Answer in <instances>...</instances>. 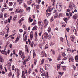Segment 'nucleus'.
<instances>
[{"label": "nucleus", "mask_w": 78, "mask_h": 78, "mask_svg": "<svg viewBox=\"0 0 78 78\" xmlns=\"http://www.w3.org/2000/svg\"><path fill=\"white\" fill-rule=\"evenodd\" d=\"M56 8L57 10L58 11L60 12L61 11H62V7L61 4L59 3H57L56 5Z\"/></svg>", "instance_id": "1"}, {"label": "nucleus", "mask_w": 78, "mask_h": 78, "mask_svg": "<svg viewBox=\"0 0 78 78\" xmlns=\"http://www.w3.org/2000/svg\"><path fill=\"white\" fill-rule=\"evenodd\" d=\"M53 10V9L51 8V7L50 6L49 7V8L48 9H47L46 10V16H47L48 15V13L49 12H51Z\"/></svg>", "instance_id": "2"}, {"label": "nucleus", "mask_w": 78, "mask_h": 78, "mask_svg": "<svg viewBox=\"0 0 78 78\" xmlns=\"http://www.w3.org/2000/svg\"><path fill=\"white\" fill-rule=\"evenodd\" d=\"M44 35L45 38H46V39H47V38H48L49 36L48 35V34L46 32H45L44 33Z\"/></svg>", "instance_id": "3"}, {"label": "nucleus", "mask_w": 78, "mask_h": 78, "mask_svg": "<svg viewBox=\"0 0 78 78\" xmlns=\"http://www.w3.org/2000/svg\"><path fill=\"white\" fill-rule=\"evenodd\" d=\"M68 61L69 62H70L71 61L74 62V59H73V58L72 57H71L69 58Z\"/></svg>", "instance_id": "4"}, {"label": "nucleus", "mask_w": 78, "mask_h": 78, "mask_svg": "<svg viewBox=\"0 0 78 78\" xmlns=\"http://www.w3.org/2000/svg\"><path fill=\"white\" fill-rule=\"evenodd\" d=\"M73 4V3L72 2H70L69 4V7L70 9H72V5Z\"/></svg>", "instance_id": "5"}, {"label": "nucleus", "mask_w": 78, "mask_h": 78, "mask_svg": "<svg viewBox=\"0 0 78 78\" xmlns=\"http://www.w3.org/2000/svg\"><path fill=\"white\" fill-rule=\"evenodd\" d=\"M41 55H43V56H45V57H47V54H46V53H45V52L44 51H43L41 53Z\"/></svg>", "instance_id": "6"}, {"label": "nucleus", "mask_w": 78, "mask_h": 78, "mask_svg": "<svg viewBox=\"0 0 78 78\" xmlns=\"http://www.w3.org/2000/svg\"><path fill=\"white\" fill-rule=\"evenodd\" d=\"M0 62H4V59H3V57L1 56H0Z\"/></svg>", "instance_id": "7"}, {"label": "nucleus", "mask_w": 78, "mask_h": 78, "mask_svg": "<svg viewBox=\"0 0 78 78\" xmlns=\"http://www.w3.org/2000/svg\"><path fill=\"white\" fill-rule=\"evenodd\" d=\"M70 38L72 42H74V36L72 35L71 36Z\"/></svg>", "instance_id": "8"}, {"label": "nucleus", "mask_w": 78, "mask_h": 78, "mask_svg": "<svg viewBox=\"0 0 78 78\" xmlns=\"http://www.w3.org/2000/svg\"><path fill=\"white\" fill-rule=\"evenodd\" d=\"M17 15H15L14 16V17L13 18V21L14 22H16V21L17 19Z\"/></svg>", "instance_id": "9"}, {"label": "nucleus", "mask_w": 78, "mask_h": 78, "mask_svg": "<svg viewBox=\"0 0 78 78\" xmlns=\"http://www.w3.org/2000/svg\"><path fill=\"white\" fill-rule=\"evenodd\" d=\"M9 26H7L6 27V28L5 29L6 30H7V33L8 34V32L9 31Z\"/></svg>", "instance_id": "10"}, {"label": "nucleus", "mask_w": 78, "mask_h": 78, "mask_svg": "<svg viewBox=\"0 0 78 78\" xmlns=\"http://www.w3.org/2000/svg\"><path fill=\"white\" fill-rule=\"evenodd\" d=\"M73 17L75 20H76V19L77 18H78L77 15L76 14H75L73 16Z\"/></svg>", "instance_id": "11"}, {"label": "nucleus", "mask_w": 78, "mask_h": 78, "mask_svg": "<svg viewBox=\"0 0 78 78\" xmlns=\"http://www.w3.org/2000/svg\"><path fill=\"white\" fill-rule=\"evenodd\" d=\"M25 48H26V50L25 51H27V53H29V51H28V47L27 46V45H25Z\"/></svg>", "instance_id": "12"}, {"label": "nucleus", "mask_w": 78, "mask_h": 78, "mask_svg": "<svg viewBox=\"0 0 78 78\" xmlns=\"http://www.w3.org/2000/svg\"><path fill=\"white\" fill-rule=\"evenodd\" d=\"M0 18L2 19H3V13H1L0 15Z\"/></svg>", "instance_id": "13"}, {"label": "nucleus", "mask_w": 78, "mask_h": 78, "mask_svg": "<svg viewBox=\"0 0 78 78\" xmlns=\"http://www.w3.org/2000/svg\"><path fill=\"white\" fill-rule=\"evenodd\" d=\"M51 2H53V3L52 4L53 6H55V4L56 2V0H51Z\"/></svg>", "instance_id": "14"}, {"label": "nucleus", "mask_w": 78, "mask_h": 78, "mask_svg": "<svg viewBox=\"0 0 78 78\" xmlns=\"http://www.w3.org/2000/svg\"><path fill=\"white\" fill-rule=\"evenodd\" d=\"M75 60L76 62H78V56H76L75 57Z\"/></svg>", "instance_id": "15"}, {"label": "nucleus", "mask_w": 78, "mask_h": 78, "mask_svg": "<svg viewBox=\"0 0 78 78\" xmlns=\"http://www.w3.org/2000/svg\"><path fill=\"white\" fill-rule=\"evenodd\" d=\"M75 78H78V73H76L74 75Z\"/></svg>", "instance_id": "16"}, {"label": "nucleus", "mask_w": 78, "mask_h": 78, "mask_svg": "<svg viewBox=\"0 0 78 78\" xmlns=\"http://www.w3.org/2000/svg\"><path fill=\"white\" fill-rule=\"evenodd\" d=\"M37 28V27L35 26L32 29V30H33V31H34V30H36V29Z\"/></svg>", "instance_id": "17"}, {"label": "nucleus", "mask_w": 78, "mask_h": 78, "mask_svg": "<svg viewBox=\"0 0 78 78\" xmlns=\"http://www.w3.org/2000/svg\"><path fill=\"white\" fill-rule=\"evenodd\" d=\"M36 24V20H34L33 23L32 24V25H35Z\"/></svg>", "instance_id": "18"}, {"label": "nucleus", "mask_w": 78, "mask_h": 78, "mask_svg": "<svg viewBox=\"0 0 78 78\" xmlns=\"http://www.w3.org/2000/svg\"><path fill=\"white\" fill-rule=\"evenodd\" d=\"M30 37L31 40H32V39H33V34H30Z\"/></svg>", "instance_id": "19"}, {"label": "nucleus", "mask_w": 78, "mask_h": 78, "mask_svg": "<svg viewBox=\"0 0 78 78\" xmlns=\"http://www.w3.org/2000/svg\"><path fill=\"white\" fill-rule=\"evenodd\" d=\"M57 68L58 69L57 71L60 68V66H61V65H57Z\"/></svg>", "instance_id": "20"}, {"label": "nucleus", "mask_w": 78, "mask_h": 78, "mask_svg": "<svg viewBox=\"0 0 78 78\" xmlns=\"http://www.w3.org/2000/svg\"><path fill=\"white\" fill-rule=\"evenodd\" d=\"M53 13H55L56 15H58V12L57 10H55Z\"/></svg>", "instance_id": "21"}, {"label": "nucleus", "mask_w": 78, "mask_h": 78, "mask_svg": "<svg viewBox=\"0 0 78 78\" xmlns=\"http://www.w3.org/2000/svg\"><path fill=\"white\" fill-rule=\"evenodd\" d=\"M21 58H22V60H23L24 59H25V56L24 55H21Z\"/></svg>", "instance_id": "22"}, {"label": "nucleus", "mask_w": 78, "mask_h": 78, "mask_svg": "<svg viewBox=\"0 0 78 78\" xmlns=\"http://www.w3.org/2000/svg\"><path fill=\"white\" fill-rule=\"evenodd\" d=\"M63 20H64V21H65V22H66V23H67V18H64L63 19Z\"/></svg>", "instance_id": "23"}, {"label": "nucleus", "mask_w": 78, "mask_h": 78, "mask_svg": "<svg viewBox=\"0 0 78 78\" xmlns=\"http://www.w3.org/2000/svg\"><path fill=\"white\" fill-rule=\"evenodd\" d=\"M36 62H37V60L34 59V64L35 65L36 64Z\"/></svg>", "instance_id": "24"}, {"label": "nucleus", "mask_w": 78, "mask_h": 78, "mask_svg": "<svg viewBox=\"0 0 78 78\" xmlns=\"http://www.w3.org/2000/svg\"><path fill=\"white\" fill-rule=\"evenodd\" d=\"M9 77L11 76H12V73H11V72H10L9 73Z\"/></svg>", "instance_id": "25"}, {"label": "nucleus", "mask_w": 78, "mask_h": 78, "mask_svg": "<svg viewBox=\"0 0 78 78\" xmlns=\"http://www.w3.org/2000/svg\"><path fill=\"white\" fill-rule=\"evenodd\" d=\"M44 23L45 25H48V23H47V20H44Z\"/></svg>", "instance_id": "26"}, {"label": "nucleus", "mask_w": 78, "mask_h": 78, "mask_svg": "<svg viewBox=\"0 0 78 78\" xmlns=\"http://www.w3.org/2000/svg\"><path fill=\"white\" fill-rule=\"evenodd\" d=\"M8 17V14L6 13H5L4 14V17L6 18V17Z\"/></svg>", "instance_id": "27"}, {"label": "nucleus", "mask_w": 78, "mask_h": 78, "mask_svg": "<svg viewBox=\"0 0 78 78\" xmlns=\"http://www.w3.org/2000/svg\"><path fill=\"white\" fill-rule=\"evenodd\" d=\"M34 44V42L33 41L31 43V47H33V45Z\"/></svg>", "instance_id": "28"}, {"label": "nucleus", "mask_w": 78, "mask_h": 78, "mask_svg": "<svg viewBox=\"0 0 78 78\" xmlns=\"http://www.w3.org/2000/svg\"><path fill=\"white\" fill-rule=\"evenodd\" d=\"M9 5L10 6H11L12 5V2H10L9 3Z\"/></svg>", "instance_id": "29"}, {"label": "nucleus", "mask_w": 78, "mask_h": 78, "mask_svg": "<svg viewBox=\"0 0 78 78\" xmlns=\"http://www.w3.org/2000/svg\"><path fill=\"white\" fill-rule=\"evenodd\" d=\"M38 35H37V32H36L35 33V37H37Z\"/></svg>", "instance_id": "30"}, {"label": "nucleus", "mask_w": 78, "mask_h": 78, "mask_svg": "<svg viewBox=\"0 0 78 78\" xmlns=\"http://www.w3.org/2000/svg\"><path fill=\"white\" fill-rule=\"evenodd\" d=\"M54 18H57V17H58V18H60V17L59 16V15L57 16H54Z\"/></svg>", "instance_id": "31"}, {"label": "nucleus", "mask_w": 78, "mask_h": 78, "mask_svg": "<svg viewBox=\"0 0 78 78\" xmlns=\"http://www.w3.org/2000/svg\"><path fill=\"white\" fill-rule=\"evenodd\" d=\"M62 27H65L66 26V24H65V23H63L62 24Z\"/></svg>", "instance_id": "32"}, {"label": "nucleus", "mask_w": 78, "mask_h": 78, "mask_svg": "<svg viewBox=\"0 0 78 78\" xmlns=\"http://www.w3.org/2000/svg\"><path fill=\"white\" fill-rule=\"evenodd\" d=\"M40 70L41 73H42V72H44V70L43 69H42V68H41Z\"/></svg>", "instance_id": "33"}, {"label": "nucleus", "mask_w": 78, "mask_h": 78, "mask_svg": "<svg viewBox=\"0 0 78 78\" xmlns=\"http://www.w3.org/2000/svg\"><path fill=\"white\" fill-rule=\"evenodd\" d=\"M49 69V68L47 66L45 65V70H47V69Z\"/></svg>", "instance_id": "34"}, {"label": "nucleus", "mask_w": 78, "mask_h": 78, "mask_svg": "<svg viewBox=\"0 0 78 78\" xmlns=\"http://www.w3.org/2000/svg\"><path fill=\"white\" fill-rule=\"evenodd\" d=\"M20 39L19 38H18V37H17V38L15 41V42H17V41H19V40Z\"/></svg>", "instance_id": "35"}, {"label": "nucleus", "mask_w": 78, "mask_h": 78, "mask_svg": "<svg viewBox=\"0 0 78 78\" xmlns=\"http://www.w3.org/2000/svg\"><path fill=\"white\" fill-rule=\"evenodd\" d=\"M51 30V28H50V27H49L48 29V32H49Z\"/></svg>", "instance_id": "36"}, {"label": "nucleus", "mask_w": 78, "mask_h": 78, "mask_svg": "<svg viewBox=\"0 0 78 78\" xmlns=\"http://www.w3.org/2000/svg\"><path fill=\"white\" fill-rule=\"evenodd\" d=\"M5 49H4V50H2L1 51V53L2 54H4V53H5Z\"/></svg>", "instance_id": "37"}, {"label": "nucleus", "mask_w": 78, "mask_h": 78, "mask_svg": "<svg viewBox=\"0 0 78 78\" xmlns=\"http://www.w3.org/2000/svg\"><path fill=\"white\" fill-rule=\"evenodd\" d=\"M25 39H24V40L25 41H27V35H26L25 37Z\"/></svg>", "instance_id": "38"}, {"label": "nucleus", "mask_w": 78, "mask_h": 78, "mask_svg": "<svg viewBox=\"0 0 78 78\" xmlns=\"http://www.w3.org/2000/svg\"><path fill=\"white\" fill-rule=\"evenodd\" d=\"M62 56H63V57H64V56H66V54L65 53H62Z\"/></svg>", "instance_id": "39"}, {"label": "nucleus", "mask_w": 78, "mask_h": 78, "mask_svg": "<svg viewBox=\"0 0 78 78\" xmlns=\"http://www.w3.org/2000/svg\"><path fill=\"white\" fill-rule=\"evenodd\" d=\"M53 20H54L53 17H51V18L50 21L51 22H52V21H53Z\"/></svg>", "instance_id": "40"}, {"label": "nucleus", "mask_w": 78, "mask_h": 78, "mask_svg": "<svg viewBox=\"0 0 78 78\" xmlns=\"http://www.w3.org/2000/svg\"><path fill=\"white\" fill-rule=\"evenodd\" d=\"M18 10V9H16V10L15 11L16 12H17V13H20V10L19 11H17Z\"/></svg>", "instance_id": "41"}, {"label": "nucleus", "mask_w": 78, "mask_h": 78, "mask_svg": "<svg viewBox=\"0 0 78 78\" xmlns=\"http://www.w3.org/2000/svg\"><path fill=\"white\" fill-rule=\"evenodd\" d=\"M66 30L67 32H69V31H70V29H69V28H66Z\"/></svg>", "instance_id": "42"}, {"label": "nucleus", "mask_w": 78, "mask_h": 78, "mask_svg": "<svg viewBox=\"0 0 78 78\" xmlns=\"http://www.w3.org/2000/svg\"><path fill=\"white\" fill-rule=\"evenodd\" d=\"M31 69H29L28 72V73H29V75H30V74L31 73Z\"/></svg>", "instance_id": "43"}, {"label": "nucleus", "mask_w": 78, "mask_h": 78, "mask_svg": "<svg viewBox=\"0 0 78 78\" xmlns=\"http://www.w3.org/2000/svg\"><path fill=\"white\" fill-rule=\"evenodd\" d=\"M43 44H44L45 43V40L43 39Z\"/></svg>", "instance_id": "44"}, {"label": "nucleus", "mask_w": 78, "mask_h": 78, "mask_svg": "<svg viewBox=\"0 0 78 78\" xmlns=\"http://www.w3.org/2000/svg\"><path fill=\"white\" fill-rule=\"evenodd\" d=\"M8 22H9V23H10V22H11V20L9 18H8Z\"/></svg>", "instance_id": "45"}, {"label": "nucleus", "mask_w": 78, "mask_h": 78, "mask_svg": "<svg viewBox=\"0 0 78 78\" xmlns=\"http://www.w3.org/2000/svg\"><path fill=\"white\" fill-rule=\"evenodd\" d=\"M4 23H5V25H6V24L8 23V21L7 20L5 21L4 22Z\"/></svg>", "instance_id": "46"}, {"label": "nucleus", "mask_w": 78, "mask_h": 78, "mask_svg": "<svg viewBox=\"0 0 78 78\" xmlns=\"http://www.w3.org/2000/svg\"><path fill=\"white\" fill-rule=\"evenodd\" d=\"M62 13H60L59 14V17H62Z\"/></svg>", "instance_id": "47"}, {"label": "nucleus", "mask_w": 78, "mask_h": 78, "mask_svg": "<svg viewBox=\"0 0 78 78\" xmlns=\"http://www.w3.org/2000/svg\"><path fill=\"white\" fill-rule=\"evenodd\" d=\"M36 8L37 9H38L39 8V5H37L36 6Z\"/></svg>", "instance_id": "48"}, {"label": "nucleus", "mask_w": 78, "mask_h": 78, "mask_svg": "<svg viewBox=\"0 0 78 78\" xmlns=\"http://www.w3.org/2000/svg\"><path fill=\"white\" fill-rule=\"evenodd\" d=\"M17 2L20 3V4L21 3V2H22V0H18Z\"/></svg>", "instance_id": "49"}, {"label": "nucleus", "mask_w": 78, "mask_h": 78, "mask_svg": "<svg viewBox=\"0 0 78 78\" xmlns=\"http://www.w3.org/2000/svg\"><path fill=\"white\" fill-rule=\"evenodd\" d=\"M27 10L28 11H30V10H31V8L30 7H29L27 8Z\"/></svg>", "instance_id": "50"}, {"label": "nucleus", "mask_w": 78, "mask_h": 78, "mask_svg": "<svg viewBox=\"0 0 78 78\" xmlns=\"http://www.w3.org/2000/svg\"><path fill=\"white\" fill-rule=\"evenodd\" d=\"M60 40L62 42H63V41H64V39L62 38H61Z\"/></svg>", "instance_id": "51"}, {"label": "nucleus", "mask_w": 78, "mask_h": 78, "mask_svg": "<svg viewBox=\"0 0 78 78\" xmlns=\"http://www.w3.org/2000/svg\"><path fill=\"white\" fill-rule=\"evenodd\" d=\"M19 53L20 55H22V51H19Z\"/></svg>", "instance_id": "52"}, {"label": "nucleus", "mask_w": 78, "mask_h": 78, "mask_svg": "<svg viewBox=\"0 0 78 78\" xmlns=\"http://www.w3.org/2000/svg\"><path fill=\"white\" fill-rule=\"evenodd\" d=\"M3 69V66H2V65H0V69Z\"/></svg>", "instance_id": "53"}, {"label": "nucleus", "mask_w": 78, "mask_h": 78, "mask_svg": "<svg viewBox=\"0 0 78 78\" xmlns=\"http://www.w3.org/2000/svg\"><path fill=\"white\" fill-rule=\"evenodd\" d=\"M7 66H8V67H10V66H11V64L8 63L7 64Z\"/></svg>", "instance_id": "54"}, {"label": "nucleus", "mask_w": 78, "mask_h": 78, "mask_svg": "<svg viewBox=\"0 0 78 78\" xmlns=\"http://www.w3.org/2000/svg\"><path fill=\"white\" fill-rule=\"evenodd\" d=\"M66 50H67V51H70L71 50V49L70 48L67 49Z\"/></svg>", "instance_id": "55"}, {"label": "nucleus", "mask_w": 78, "mask_h": 78, "mask_svg": "<svg viewBox=\"0 0 78 78\" xmlns=\"http://www.w3.org/2000/svg\"><path fill=\"white\" fill-rule=\"evenodd\" d=\"M39 25H41V23H42V22H40L39 21Z\"/></svg>", "instance_id": "56"}, {"label": "nucleus", "mask_w": 78, "mask_h": 78, "mask_svg": "<svg viewBox=\"0 0 78 78\" xmlns=\"http://www.w3.org/2000/svg\"><path fill=\"white\" fill-rule=\"evenodd\" d=\"M36 54L35 53H34L33 54V58H34V56H36Z\"/></svg>", "instance_id": "57"}, {"label": "nucleus", "mask_w": 78, "mask_h": 78, "mask_svg": "<svg viewBox=\"0 0 78 78\" xmlns=\"http://www.w3.org/2000/svg\"><path fill=\"white\" fill-rule=\"evenodd\" d=\"M12 70H14V65H13L12 66Z\"/></svg>", "instance_id": "58"}, {"label": "nucleus", "mask_w": 78, "mask_h": 78, "mask_svg": "<svg viewBox=\"0 0 78 78\" xmlns=\"http://www.w3.org/2000/svg\"><path fill=\"white\" fill-rule=\"evenodd\" d=\"M45 60V59H44L41 61V64H43L44 63V60Z\"/></svg>", "instance_id": "59"}, {"label": "nucleus", "mask_w": 78, "mask_h": 78, "mask_svg": "<svg viewBox=\"0 0 78 78\" xmlns=\"http://www.w3.org/2000/svg\"><path fill=\"white\" fill-rule=\"evenodd\" d=\"M67 59V58L66 57H64L63 59V60H66Z\"/></svg>", "instance_id": "60"}, {"label": "nucleus", "mask_w": 78, "mask_h": 78, "mask_svg": "<svg viewBox=\"0 0 78 78\" xmlns=\"http://www.w3.org/2000/svg\"><path fill=\"white\" fill-rule=\"evenodd\" d=\"M29 22H33V19H31V20H29Z\"/></svg>", "instance_id": "61"}, {"label": "nucleus", "mask_w": 78, "mask_h": 78, "mask_svg": "<svg viewBox=\"0 0 78 78\" xmlns=\"http://www.w3.org/2000/svg\"><path fill=\"white\" fill-rule=\"evenodd\" d=\"M67 12H70V9H68L67 10Z\"/></svg>", "instance_id": "62"}, {"label": "nucleus", "mask_w": 78, "mask_h": 78, "mask_svg": "<svg viewBox=\"0 0 78 78\" xmlns=\"http://www.w3.org/2000/svg\"><path fill=\"white\" fill-rule=\"evenodd\" d=\"M46 66H48V67H50V65L48 64H45Z\"/></svg>", "instance_id": "63"}, {"label": "nucleus", "mask_w": 78, "mask_h": 78, "mask_svg": "<svg viewBox=\"0 0 78 78\" xmlns=\"http://www.w3.org/2000/svg\"><path fill=\"white\" fill-rule=\"evenodd\" d=\"M5 11V8H4L2 9L1 10V11L2 12H3V11Z\"/></svg>", "instance_id": "64"}]
</instances>
